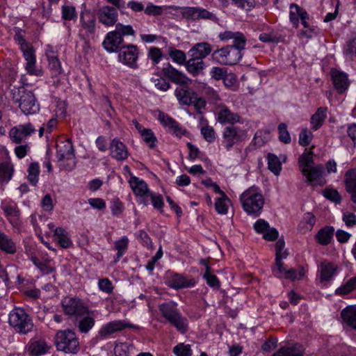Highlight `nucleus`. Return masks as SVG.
<instances>
[{
    "label": "nucleus",
    "mask_w": 356,
    "mask_h": 356,
    "mask_svg": "<svg viewBox=\"0 0 356 356\" xmlns=\"http://www.w3.org/2000/svg\"><path fill=\"white\" fill-rule=\"evenodd\" d=\"M162 72L165 76L168 77L175 83L179 85H187L191 82V79L184 74L172 67L170 64H168L164 67L162 69Z\"/></svg>",
    "instance_id": "17"
},
{
    "label": "nucleus",
    "mask_w": 356,
    "mask_h": 356,
    "mask_svg": "<svg viewBox=\"0 0 356 356\" xmlns=\"http://www.w3.org/2000/svg\"><path fill=\"white\" fill-rule=\"evenodd\" d=\"M282 259H275V266L273 268L274 275L277 277H284L287 271V269L284 267Z\"/></svg>",
    "instance_id": "55"
},
{
    "label": "nucleus",
    "mask_w": 356,
    "mask_h": 356,
    "mask_svg": "<svg viewBox=\"0 0 356 356\" xmlns=\"http://www.w3.org/2000/svg\"><path fill=\"white\" fill-rule=\"evenodd\" d=\"M222 137V145L227 151H229L234 145L239 144L245 140L247 132L236 124H231L223 129Z\"/></svg>",
    "instance_id": "7"
},
{
    "label": "nucleus",
    "mask_w": 356,
    "mask_h": 356,
    "mask_svg": "<svg viewBox=\"0 0 356 356\" xmlns=\"http://www.w3.org/2000/svg\"><path fill=\"white\" fill-rule=\"evenodd\" d=\"M268 169L275 175H278L282 170V164L278 157L271 153L267 156Z\"/></svg>",
    "instance_id": "40"
},
{
    "label": "nucleus",
    "mask_w": 356,
    "mask_h": 356,
    "mask_svg": "<svg viewBox=\"0 0 356 356\" xmlns=\"http://www.w3.org/2000/svg\"><path fill=\"white\" fill-rule=\"evenodd\" d=\"M279 139L284 143L288 144L291 142V136L287 130V126L284 123H281L278 126Z\"/></svg>",
    "instance_id": "52"
},
{
    "label": "nucleus",
    "mask_w": 356,
    "mask_h": 356,
    "mask_svg": "<svg viewBox=\"0 0 356 356\" xmlns=\"http://www.w3.org/2000/svg\"><path fill=\"white\" fill-rule=\"evenodd\" d=\"M244 211L249 215L259 216L262 211L264 198L259 189L252 186L245 191L240 197Z\"/></svg>",
    "instance_id": "3"
},
{
    "label": "nucleus",
    "mask_w": 356,
    "mask_h": 356,
    "mask_svg": "<svg viewBox=\"0 0 356 356\" xmlns=\"http://www.w3.org/2000/svg\"><path fill=\"white\" fill-rule=\"evenodd\" d=\"M129 240L127 236H123L115 242V248L118 250L117 257L115 259L116 262L125 253L127 250Z\"/></svg>",
    "instance_id": "43"
},
{
    "label": "nucleus",
    "mask_w": 356,
    "mask_h": 356,
    "mask_svg": "<svg viewBox=\"0 0 356 356\" xmlns=\"http://www.w3.org/2000/svg\"><path fill=\"white\" fill-rule=\"evenodd\" d=\"M272 356H302V354L295 346L292 345L281 348Z\"/></svg>",
    "instance_id": "42"
},
{
    "label": "nucleus",
    "mask_w": 356,
    "mask_h": 356,
    "mask_svg": "<svg viewBox=\"0 0 356 356\" xmlns=\"http://www.w3.org/2000/svg\"><path fill=\"white\" fill-rule=\"evenodd\" d=\"M54 239L63 248H67L72 245L68 233L62 227L54 229Z\"/></svg>",
    "instance_id": "35"
},
{
    "label": "nucleus",
    "mask_w": 356,
    "mask_h": 356,
    "mask_svg": "<svg viewBox=\"0 0 356 356\" xmlns=\"http://www.w3.org/2000/svg\"><path fill=\"white\" fill-rule=\"evenodd\" d=\"M201 134H202L205 140L208 143H213L216 139V132L214 129L211 126H204L201 129Z\"/></svg>",
    "instance_id": "53"
},
{
    "label": "nucleus",
    "mask_w": 356,
    "mask_h": 356,
    "mask_svg": "<svg viewBox=\"0 0 356 356\" xmlns=\"http://www.w3.org/2000/svg\"><path fill=\"white\" fill-rule=\"evenodd\" d=\"M170 56L177 63L183 65L186 63V55L184 51L178 49L170 51Z\"/></svg>",
    "instance_id": "56"
},
{
    "label": "nucleus",
    "mask_w": 356,
    "mask_h": 356,
    "mask_svg": "<svg viewBox=\"0 0 356 356\" xmlns=\"http://www.w3.org/2000/svg\"><path fill=\"white\" fill-rule=\"evenodd\" d=\"M312 138V133L307 129H303L299 135V144L303 147L307 146L311 143Z\"/></svg>",
    "instance_id": "54"
},
{
    "label": "nucleus",
    "mask_w": 356,
    "mask_h": 356,
    "mask_svg": "<svg viewBox=\"0 0 356 356\" xmlns=\"http://www.w3.org/2000/svg\"><path fill=\"white\" fill-rule=\"evenodd\" d=\"M64 312L69 316H81L89 314L88 306L79 298L66 297L62 300Z\"/></svg>",
    "instance_id": "9"
},
{
    "label": "nucleus",
    "mask_w": 356,
    "mask_h": 356,
    "mask_svg": "<svg viewBox=\"0 0 356 356\" xmlns=\"http://www.w3.org/2000/svg\"><path fill=\"white\" fill-rule=\"evenodd\" d=\"M98 286L101 291L107 293H111L113 289L112 283L108 278H103L99 280Z\"/></svg>",
    "instance_id": "63"
},
{
    "label": "nucleus",
    "mask_w": 356,
    "mask_h": 356,
    "mask_svg": "<svg viewBox=\"0 0 356 356\" xmlns=\"http://www.w3.org/2000/svg\"><path fill=\"white\" fill-rule=\"evenodd\" d=\"M200 264L205 266V272L203 275V277L206 280L207 284L211 287L218 289L220 287V282L218 277L211 273V269L207 261L202 259Z\"/></svg>",
    "instance_id": "34"
},
{
    "label": "nucleus",
    "mask_w": 356,
    "mask_h": 356,
    "mask_svg": "<svg viewBox=\"0 0 356 356\" xmlns=\"http://www.w3.org/2000/svg\"><path fill=\"white\" fill-rule=\"evenodd\" d=\"M0 250L9 254H14L17 252L16 243L8 235L1 231Z\"/></svg>",
    "instance_id": "28"
},
{
    "label": "nucleus",
    "mask_w": 356,
    "mask_h": 356,
    "mask_svg": "<svg viewBox=\"0 0 356 356\" xmlns=\"http://www.w3.org/2000/svg\"><path fill=\"white\" fill-rule=\"evenodd\" d=\"M341 316L347 325L356 330V305L346 307L341 311Z\"/></svg>",
    "instance_id": "27"
},
{
    "label": "nucleus",
    "mask_w": 356,
    "mask_h": 356,
    "mask_svg": "<svg viewBox=\"0 0 356 356\" xmlns=\"http://www.w3.org/2000/svg\"><path fill=\"white\" fill-rule=\"evenodd\" d=\"M242 58V54L233 47L227 45L220 49L214 51L211 54V58L221 64L227 65H235Z\"/></svg>",
    "instance_id": "8"
},
{
    "label": "nucleus",
    "mask_w": 356,
    "mask_h": 356,
    "mask_svg": "<svg viewBox=\"0 0 356 356\" xmlns=\"http://www.w3.org/2000/svg\"><path fill=\"white\" fill-rule=\"evenodd\" d=\"M129 183L136 195L143 196L149 193L147 184L137 177L131 176Z\"/></svg>",
    "instance_id": "26"
},
{
    "label": "nucleus",
    "mask_w": 356,
    "mask_h": 356,
    "mask_svg": "<svg viewBox=\"0 0 356 356\" xmlns=\"http://www.w3.org/2000/svg\"><path fill=\"white\" fill-rule=\"evenodd\" d=\"M161 316L174 326L177 331L184 334L188 331V323L187 318L182 316L177 307V304L173 301L163 302L159 305Z\"/></svg>",
    "instance_id": "2"
},
{
    "label": "nucleus",
    "mask_w": 356,
    "mask_h": 356,
    "mask_svg": "<svg viewBox=\"0 0 356 356\" xmlns=\"http://www.w3.org/2000/svg\"><path fill=\"white\" fill-rule=\"evenodd\" d=\"M334 266L327 261L321 263L320 266V282L326 284L331 280L335 273Z\"/></svg>",
    "instance_id": "29"
},
{
    "label": "nucleus",
    "mask_w": 356,
    "mask_h": 356,
    "mask_svg": "<svg viewBox=\"0 0 356 356\" xmlns=\"http://www.w3.org/2000/svg\"><path fill=\"white\" fill-rule=\"evenodd\" d=\"M134 35L135 31L131 26L116 24L115 29L106 34L102 43L103 47L109 53L118 52L124 48L123 37Z\"/></svg>",
    "instance_id": "1"
},
{
    "label": "nucleus",
    "mask_w": 356,
    "mask_h": 356,
    "mask_svg": "<svg viewBox=\"0 0 356 356\" xmlns=\"http://www.w3.org/2000/svg\"><path fill=\"white\" fill-rule=\"evenodd\" d=\"M230 200L226 194L221 195V197L216 199L215 201V209L216 211L222 215L227 213Z\"/></svg>",
    "instance_id": "39"
},
{
    "label": "nucleus",
    "mask_w": 356,
    "mask_h": 356,
    "mask_svg": "<svg viewBox=\"0 0 356 356\" xmlns=\"http://www.w3.org/2000/svg\"><path fill=\"white\" fill-rule=\"evenodd\" d=\"M305 275V270L303 267H300L298 269L290 268L287 270L285 278L291 280H301Z\"/></svg>",
    "instance_id": "50"
},
{
    "label": "nucleus",
    "mask_w": 356,
    "mask_h": 356,
    "mask_svg": "<svg viewBox=\"0 0 356 356\" xmlns=\"http://www.w3.org/2000/svg\"><path fill=\"white\" fill-rule=\"evenodd\" d=\"M257 232L263 234L264 239L274 241L278 237V232L275 228H270L269 224L264 219H259L254 225Z\"/></svg>",
    "instance_id": "18"
},
{
    "label": "nucleus",
    "mask_w": 356,
    "mask_h": 356,
    "mask_svg": "<svg viewBox=\"0 0 356 356\" xmlns=\"http://www.w3.org/2000/svg\"><path fill=\"white\" fill-rule=\"evenodd\" d=\"M95 325V320L90 316L83 318L79 323V329L83 333L88 332Z\"/></svg>",
    "instance_id": "49"
},
{
    "label": "nucleus",
    "mask_w": 356,
    "mask_h": 356,
    "mask_svg": "<svg viewBox=\"0 0 356 356\" xmlns=\"http://www.w3.org/2000/svg\"><path fill=\"white\" fill-rule=\"evenodd\" d=\"M118 58L119 60L122 63L132 68L137 67L136 62L138 58L137 46L134 44L124 45V48L120 51Z\"/></svg>",
    "instance_id": "11"
},
{
    "label": "nucleus",
    "mask_w": 356,
    "mask_h": 356,
    "mask_svg": "<svg viewBox=\"0 0 356 356\" xmlns=\"http://www.w3.org/2000/svg\"><path fill=\"white\" fill-rule=\"evenodd\" d=\"M197 8L198 7H186L184 8L182 16L186 19L197 20Z\"/></svg>",
    "instance_id": "57"
},
{
    "label": "nucleus",
    "mask_w": 356,
    "mask_h": 356,
    "mask_svg": "<svg viewBox=\"0 0 356 356\" xmlns=\"http://www.w3.org/2000/svg\"><path fill=\"white\" fill-rule=\"evenodd\" d=\"M334 229L332 227L326 226L321 229L316 235L318 243L322 245H327L332 239Z\"/></svg>",
    "instance_id": "32"
},
{
    "label": "nucleus",
    "mask_w": 356,
    "mask_h": 356,
    "mask_svg": "<svg viewBox=\"0 0 356 356\" xmlns=\"http://www.w3.org/2000/svg\"><path fill=\"white\" fill-rule=\"evenodd\" d=\"M56 157L60 165L66 170H72L76 165L74 150L70 139L60 140L56 144Z\"/></svg>",
    "instance_id": "5"
},
{
    "label": "nucleus",
    "mask_w": 356,
    "mask_h": 356,
    "mask_svg": "<svg viewBox=\"0 0 356 356\" xmlns=\"http://www.w3.org/2000/svg\"><path fill=\"white\" fill-rule=\"evenodd\" d=\"M356 289V277H352L348 280L346 283L336 291V293L339 295H345Z\"/></svg>",
    "instance_id": "48"
},
{
    "label": "nucleus",
    "mask_w": 356,
    "mask_h": 356,
    "mask_svg": "<svg viewBox=\"0 0 356 356\" xmlns=\"http://www.w3.org/2000/svg\"><path fill=\"white\" fill-rule=\"evenodd\" d=\"M215 113L217 116V121L222 124H235L236 122H240L241 120V117L238 113L232 112L225 105L216 107Z\"/></svg>",
    "instance_id": "12"
},
{
    "label": "nucleus",
    "mask_w": 356,
    "mask_h": 356,
    "mask_svg": "<svg viewBox=\"0 0 356 356\" xmlns=\"http://www.w3.org/2000/svg\"><path fill=\"white\" fill-rule=\"evenodd\" d=\"M18 102L21 111L25 115L34 114L39 111V104L35 95L31 91L25 90L21 91Z\"/></svg>",
    "instance_id": "10"
},
{
    "label": "nucleus",
    "mask_w": 356,
    "mask_h": 356,
    "mask_svg": "<svg viewBox=\"0 0 356 356\" xmlns=\"http://www.w3.org/2000/svg\"><path fill=\"white\" fill-rule=\"evenodd\" d=\"M323 170L324 168L322 165H316L309 168H304L301 172L306 177V182L314 184L318 182L321 179Z\"/></svg>",
    "instance_id": "21"
},
{
    "label": "nucleus",
    "mask_w": 356,
    "mask_h": 356,
    "mask_svg": "<svg viewBox=\"0 0 356 356\" xmlns=\"http://www.w3.org/2000/svg\"><path fill=\"white\" fill-rule=\"evenodd\" d=\"M161 50L155 47H150L148 50L147 56L150 58L154 65L158 64L163 57Z\"/></svg>",
    "instance_id": "51"
},
{
    "label": "nucleus",
    "mask_w": 356,
    "mask_h": 356,
    "mask_svg": "<svg viewBox=\"0 0 356 356\" xmlns=\"http://www.w3.org/2000/svg\"><path fill=\"white\" fill-rule=\"evenodd\" d=\"M167 8L175 10H177L179 9V7H177L176 6H160L154 5L152 3H148V4L147 5L146 8L144 10V12L147 15L159 16V15H163V10Z\"/></svg>",
    "instance_id": "38"
},
{
    "label": "nucleus",
    "mask_w": 356,
    "mask_h": 356,
    "mask_svg": "<svg viewBox=\"0 0 356 356\" xmlns=\"http://www.w3.org/2000/svg\"><path fill=\"white\" fill-rule=\"evenodd\" d=\"M331 76L335 89L339 93L343 92L349 86L346 74L337 70H332Z\"/></svg>",
    "instance_id": "19"
},
{
    "label": "nucleus",
    "mask_w": 356,
    "mask_h": 356,
    "mask_svg": "<svg viewBox=\"0 0 356 356\" xmlns=\"http://www.w3.org/2000/svg\"><path fill=\"white\" fill-rule=\"evenodd\" d=\"M35 131L34 127L31 123H27L13 127L10 130L9 135L13 143L19 144Z\"/></svg>",
    "instance_id": "13"
},
{
    "label": "nucleus",
    "mask_w": 356,
    "mask_h": 356,
    "mask_svg": "<svg viewBox=\"0 0 356 356\" xmlns=\"http://www.w3.org/2000/svg\"><path fill=\"white\" fill-rule=\"evenodd\" d=\"M8 321L19 333L26 334L31 331L33 327L31 318L22 308L13 309L9 314Z\"/></svg>",
    "instance_id": "6"
},
{
    "label": "nucleus",
    "mask_w": 356,
    "mask_h": 356,
    "mask_svg": "<svg viewBox=\"0 0 356 356\" xmlns=\"http://www.w3.org/2000/svg\"><path fill=\"white\" fill-rule=\"evenodd\" d=\"M284 241L283 239H279L275 243V259H283L286 258L287 256V253L286 251L282 252L283 249L284 248Z\"/></svg>",
    "instance_id": "62"
},
{
    "label": "nucleus",
    "mask_w": 356,
    "mask_h": 356,
    "mask_svg": "<svg viewBox=\"0 0 356 356\" xmlns=\"http://www.w3.org/2000/svg\"><path fill=\"white\" fill-rule=\"evenodd\" d=\"M118 17V14L117 10L109 6H103L98 11L99 22L108 26L115 24Z\"/></svg>",
    "instance_id": "14"
},
{
    "label": "nucleus",
    "mask_w": 356,
    "mask_h": 356,
    "mask_svg": "<svg viewBox=\"0 0 356 356\" xmlns=\"http://www.w3.org/2000/svg\"><path fill=\"white\" fill-rule=\"evenodd\" d=\"M212 51L211 45L208 42H199L195 44L189 51L191 57L204 59L211 54Z\"/></svg>",
    "instance_id": "23"
},
{
    "label": "nucleus",
    "mask_w": 356,
    "mask_h": 356,
    "mask_svg": "<svg viewBox=\"0 0 356 356\" xmlns=\"http://www.w3.org/2000/svg\"><path fill=\"white\" fill-rule=\"evenodd\" d=\"M187 71L193 76H197L202 73L205 67L202 59L195 57H191L185 63Z\"/></svg>",
    "instance_id": "30"
},
{
    "label": "nucleus",
    "mask_w": 356,
    "mask_h": 356,
    "mask_svg": "<svg viewBox=\"0 0 356 356\" xmlns=\"http://www.w3.org/2000/svg\"><path fill=\"white\" fill-rule=\"evenodd\" d=\"M140 134L150 148H154L156 146L157 139L152 129L145 128Z\"/></svg>",
    "instance_id": "44"
},
{
    "label": "nucleus",
    "mask_w": 356,
    "mask_h": 356,
    "mask_svg": "<svg viewBox=\"0 0 356 356\" xmlns=\"http://www.w3.org/2000/svg\"><path fill=\"white\" fill-rule=\"evenodd\" d=\"M56 346L65 353L76 354L80 349L79 339L71 330H59L56 335Z\"/></svg>",
    "instance_id": "4"
},
{
    "label": "nucleus",
    "mask_w": 356,
    "mask_h": 356,
    "mask_svg": "<svg viewBox=\"0 0 356 356\" xmlns=\"http://www.w3.org/2000/svg\"><path fill=\"white\" fill-rule=\"evenodd\" d=\"M176 356H191L192 350L189 344L179 343L176 345L172 350Z\"/></svg>",
    "instance_id": "46"
},
{
    "label": "nucleus",
    "mask_w": 356,
    "mask_h": 356,
    "mask_svg": "<svg viewBox=\"0 0 356 356\" xmlns=\"http://www.w3.org/2000/svg\"><path fill=\"white\" fill-rule=\"evenodd\" d=\"M95 16L89 10H84L81 14V22L84 29L90 35H93L95 31Z\"/></svg>",
    "instance_id": "25"
},
{
    "label": "nucleus",
    "mask_w": 356,
    "mask_h": 356,
    "mask_svg": "<svg viewBox=\"0 0 356 356\" xmlns=\"http://www.w3.org/2000/svg\"><path fill=\"white\" fill-rule=\"evenodd\" d=\"M14 172L13 165L8 161L0 163V183L6 184L12 178Z\"/></svg>",
    "instance_id": "36"
},
{
    "label": "nucleus",
    "mask_w": 356,
    "mask_h": 356,
    "mask_svg": "<svg viewBox=\"0 0 356 356\" xmlns=\"http://www.w3.org/2000/svg\"><path fill=\"white\" fill-rule=\"evenodd\" d=\"M49 346L44 339H32L28 344V351L32 356H39L47 352Z\"/></svg>",
    "instance_id": "24"
},
{
    "label": "nucleus",
    "mask_w": 356,
    "mask_h": 356,
    "mask_svg": "<svg viewBox=\"0 0 356 356\" xmlns=\"http://www.w3.org/2000/svg\"><path fill=\"white\" fill-rule=\"evenodd\" d=\"M6 216L17 218L20 216V211L14 202H9L1 206Z\"/></svg>",
    "instance_id": "45"
},
{
    "label": "nucleus",
    "mask_w": 356,
    "mask_h": 356,
    "mask_svg": "<svg viewBox=\"0 0 356 356\" xmlns=\"http://www.w3.org/2000/svg\"><path fill=\"white\" fill-rule=\"evenodd\" d=\"M111 154L118 161L125 160L128 156L127 147L117 138H114L111 143Z\"/></svg>",
    "instance_id": "22"
},
{
    "label": "nucleus",
    "mask_w": 356,
    "mask_h": 356,
    "mask_svg": "<svg viewBox=\"0 0 356 356\" xmlns=\"http://www.w3.org/2000/svg\"><path fill=\"white\" fill-rule=\"evenodd\" d=\"M109 323L111 325V327H113L115 332L123 330L127 327H134L133 325L121 320L113 321L109 322Z\"/></svg>",
    "instance_id": "61"
},
{
    "label": "nucleus",
    "mask_w": 356,
    "mask_h": 356,
    "mask_svg": "<svg viewBox=\"0 0 356 356\" xmlns=\"http://www.w3.org/2000/svg\"><path fill=\"white\" fill-rule=\"evenodd\" d=\"M346 190L350 195V200L356 204V169L348 170L344 175Z\"/></svg>",
    "instance_id": "20"
},
{
    "label": "nucleus",
    "mask_w": 356,
    "mask_h": 356,
    "mask_svg": "<svg viewBox=\"0 0 356 356\" xmlns=\"http://www.w3.org/2000/svg\"><path fill=\"white\" fill-rule=\"evenodd\" d=\"M239 35H235L234 38V44L232 45H230L231 47H234L235 49H238L239 52L241 53V51L245 49V46L246 44V38L243 33L240 32Z\"/></svg>",
    "instance_id": "59"
},
{
    "label": "nucleus",
    "mask_w": 356,
    "mask_h": 356,
    "mask_svg": "<svg viewBox=\"0 0 356 356\" xmlns=\"http://www.w3.org/2000/svg\"><path fill=\"white\" fill-rule=\"evenodd\" d=\"M195 93L187 87H180L175 90V95L179 103L185 105L191 104V98Z\"/></svg>",
    "instance_id": "33"
},
{
    "label": "nucleus",
    "mask_w": 356,
    "mask_h": 356,
    "mask_svg": "<svg viewBox=\"0 0 356 356\" xmlns=\"http://www.w3.org/2000/svg\"><path fill=\"white\" fill-rule=\"evenodd\" d=\"M194 284L193 280H188L181 275L176 274L172 277L170 286L174 289H182L192 286Z\"/></svg>",
    "instance_id": "37"
},
{
    "label": "nucleus",
    "mask_w": 356,
    "mask_h": 356,
    "mask_svg": "<svg viewBox=\"0 0 356 356\" xmlns=\"http://www.w3.org/2000/svg\"><path fill=\"white\" fill-rule=\"evenodd\" d=\"M160 122L168 129V131L175 134L177 136L181 137L186 133V130L179 126L174 119L163 112H160L158 116Z\"/></svg>",
    "instance_id": "16"
},
{
    "label": "nucleus",
    "mask_w": 356,
    "mask_h": 356,
    "mask_svg": "<svg viewBox=\"0 0 356 356\" xmlns=\"http://www.w3.org/2000/svg\"><path fill=\"white\" fill-rule=\"evenodd\" d=\"M327 107H320L317 109L316 113L312 115L310 122L312 129L317 130L323 125L327 118Z\"/></svg>",
    "instance_id": "31"
},
{
    "label": "nucleus",
    "mask_w": 356,
    "mask_h": 356,
    "mask_svg": "<svg viewBox=\"0 0 356 356\" xmlns=\"http://www.w3.org/2000/svg\"><path fill=\"white\" fill-rule=\"evenodd\" d=\"M323 195L328 200L335 202L339 203L341 200V195L337 191L334 189L326 188L323 192Z\"/></svg>",
    "instance_id": "60"
},
{
    "label": "nucleus",
    "mask_w": 356,
    "mask_h": 356,
    "mask_svg": "<svg viewBox=\"0 0 356 356\" xmlns=\"http://www.w3.org/2000/svg\"><path fill=\"white\" fill-rule=\"evenodd\" d=\"M313 163V152L311 150L307 151V149H305V152L301 156H300L298 159V164L300 170L302 171L304 168H309L312 167Z\"/></svg>",
    "instance_id": "41"
},
{
    "label": "nucleus",
    "mask_w": 356,
    "mask_h": 356,
    "mask_svg": "<svg viewBox=\"0 0 356 356\" xmlns=\"http://www.w3.org/2000/svg\"><path fill=\"white\" fill-rule=\"evenodd\" d=\"M49 68L51 72L52 76H58L63 72L60 62L58 58L48 60Z\"/></svg>",
    "instance_id": "58"
},
{
    "label": "nucleus",
    "mask_w": 356,
    "mask_h": 356,
    "mask_svg": "<svg viewBox=\"0 0 356 356\" xmlns=\"http://www.w3.org/2000/svg\"><path fill=\"white\" fill-rule=\"evenodd\" d=\"M227 73V70L219 67H213L211 68L210 74L213 79L216 80L223 79Z\"/></svg>",
    "instance_id": "64"
},
{
    "label": "nucleus",
    "mask_w": 356,
    "mask_h": 356,
    "mask_svg": "<svg viewBox=\"0 0 356 356\" xmlns=\"http://www.w3.org/2000/svg\"><path fill=\"white\" fill-rule=\"evenodd\" d=\"M28 179L31 184L35 186L38 181L39 165L37 163H31L28 169Z\"/></svg>",
    "instance_id": "47"
},
{
    "label": "nucleus",
    "mask_w": 356,
    "mask_h": 356,
    "mask_svg": "<svg viewBox=\"0 0 356 356\" xmlns=\"http://www.w3.org/2000/svg\"><path fill=\"white\" fill-rule=\"evenodd\" d=\"M21 50L26 60V70L28 73L36 76L40 75L41 71L35 68V56L32 47L30 44H24Z\"/></svg>",
    "instance_id": "15"
}]
</instances>
